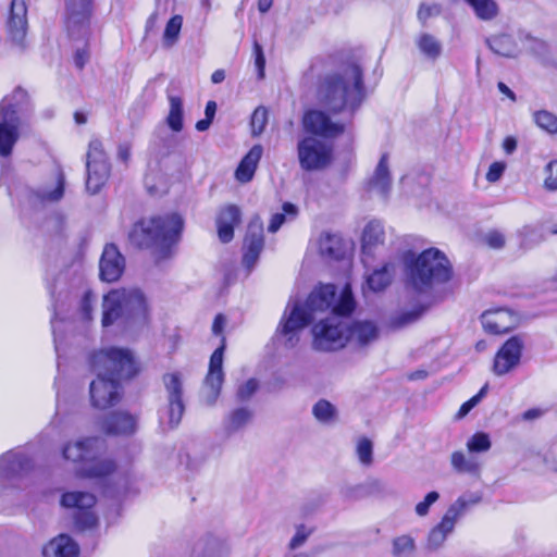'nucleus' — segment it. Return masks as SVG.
I'll return each mask as SVG.
<instances>
[{"label": "nucleus", "instance_id": "nucleus-62", "mask_svg": "<svg viewBox=\"0 0 557 557\" xmlns=\"http://www.w3.org/2000/svg\"><path fill=\"white\" fill-rule=\"evenodd\" d=\"M285 222V214L284 213H275L270 221V224L268 226V231L270 233H275L278 231V228L282 226V224Z\"/></svg>", "mask_w": 557, "mask_h": 557}, {"label": "nucleus", "instance_id": "nucleus-39", "mask_svg": "<svg viewBox=\"0 0 557 557\" xmlns=\"http://www.w3.org/2000/svg\"><path fill=\"white\" fill-rule=\"evenodd\" d=\"M475 15L483 21H491L498 15V5L494 0H465Z\"/></svg>", "mask_w": 557, "mask_h": 557}, {"label": "nucleus", "instance_id": "nucleus-24", "mask_svg": "<svg viewBox=\"0 0 557 557\" xmlns=\"http://www.w3.org/2000/svg\"><path fill=\"white\" fill-rule=\"evenodd\" d=\"M231 545L221 534L207 533L194 545L190 557H230Z\"/></svg>", "mask_w": 557, "mask_h": 557}, {"label": "nucleus", "instance_id": "nucleus-17", "mask_svg": "<svg viewBox=\"0 0 557 557\" xmlns=\"http://www.w3.org/2000/svg\"><path fill=\"white\" fill-rule=\"evenodd\" d=\"M264 247L263 223L259 216L253 218L247 228L244 240L243 265L251 272Z\"/></svg>", "mask_w": 557, "mask_h": 557}, {"label": "nucleus", "instance_id": "nucleus-46", "mask_svg": "<svg viewBox=\"0 0 557 557\" xmlns=\"http://www.w3.org/2000/svg\"><path fill=\"white\" fill-rule=\"evenodd\" d=\"M467 447L471 453L487 451L491 448L490 436L484 432H478L469 438Z\"/></svg>", "mask_w": 557, "mask_h": 557}, {"label": "nucleus", "instance_id": "nucleus-60", "mask_svg": "<svg viewBox=\"0 0 557 557\" xmlns=\"http://www.w3.org/2000/svg\"><path fill=\"white\" fill-rule=\"evenodd\" d=\"M94 295L87 290L81 301V312L84 319L89 320L91 317Z\"/></svg>", "mask_w": 557, "mask_h": 557}, {"label": "nucleus", "instance_id": "nucleus-36", "mask_svg": "<svg viewBox=\"0 0 557 557\" xmlns=\"http://www.w3.org/2000/svg\"><path fill=\"white\" fill-rule=\"evenodd\" d=\"M420 52L430 60H436L442 54V44L433 35L423 33L416 40Z\"/></svg>", "mask_w": 557, "mask_h": 557}, {"label": "nucleus", "instance_id": "nucleus-59", "mask_svg": "<svg viewBox=\"0 0 557 557\" xmlns=\"http://www.w3.org/2000/svg\"><path fill=\"white\" fill-rule=\"evenodd\" d=\"M505 169H506L505 163H503V162H493L490 165L488 171L486 173L487 182H490V183L497 182L502 177Z\"/></svg>", "mask_w": 557, "mask_h": 557}, {"label": "nucleus", "instance_id": "nucleus-63", "mask_svg": "<svg viewBox=\"0 0 557 557\" xmlns=\"http://www.w3.org/2000/svg\"><path fill=\"white\" fill-rule=\"evenodd\" d=\"M479 404L478 397H471L468 401L463 403L457 413L458 418H463L467 416L472 408H474Z\"/></svg>", "mask_w": 557, "mask_h": 557}, {"label": "nucleus", "instance_id": "nucleus-21", "mask_svg": "<svg viewBox=\"0 0 557 557\" xmlns=\"http://www.w3.org/2000/svg\"><path fill=\"white\" fill-rule=\"evenodd\" d=\"M8 32L11 40L21 49L25 48L27 30V7L24 0H12L8 18Z\"/></svg>", "mask_w": 557, "mask_h": 557}, {"label": "nucleus", "instance_id": "nucleus-43", "mask_svg": "<svg viewBox=\"0 0 557 557\" xmlns=\"http://www.w3.org/2000/svg\"><path fill=\"white\" fill-rule=\"evenodd\" d=\"M312 414L319 422L330 424L336 420L337 410L330 401L320 399L312 407Z\"/></svg>", "mask_w": 557, "mask_h": 557}, {"label": "nucleus", "instance_id": "nucleus-18", "mask_svg": "<svg viewBox=\"0 0 557 557\" xmlns=\"http://www.w3.org/2000/svg\"><path fill=\"white\" fill-rule=\"evenodd\" d=\"M302 124L308 133L323 138H334L344 133V125L333 122L322 110L307 111Z\"/></svg>", "mask_w": 557, "mask_h": 557}, {"label": "nucleus", "instance_id": "nucleus-22", "mask_svg": "<svg viewBox=\"0 0 557 557\" xmlns=\"http://www.w3.org/2000/svg\"><path fill=\"white\" fill-rule=\"evenodd\" d=\"M138 417L128 411L117 410L107 414L100 424L108 435L131 436L137 430Z\"/></svg>", "mask_w": 557, "mask_h": 557}, {"label": "nucleus", "instance_id": "nucleus-10", "mask_svg": "<svg viewBox=\"0 0 557 557\" xmlns=\"http://www.w3.org/2000/svg\"><path fill=\"white\" fill-rule=\"evenodd\" d=\"M480 502L481 496L472 494L469 498L460 496L454 504H451L440 523L429 532L426 549L430 552L440 549L444 545L447 536L454 531L457 520L465 513L467 508L471 505H476Z\"/></svg>", "mask_w": 557, "mask_h": 557}, {"label": "nucleus", "instance_id": "nucleus-2", "mask_svg": "<svg viewBox=\"0 0 557 557\" xmlns=\"http://www.w3.org/2000/svg\"><path fill=\"white\" fill-rule=\"evenodd\" d=\"M315 97L327 112L354 114L366 99L363 70L352 60L342 61L319 77Z\"/></svg>", "mask_w": 557, "mask_h": 557}, {"label": "nucleus", "instance_id": "nucleus-27", "mask_svg": "<svg viewBox=\"0 0 557 557\" xmlns=\"http://www.w3.org/2000/svg\"><path fill=\"white\" fill-rule=\"evenodd\" d=\"M255 412L249 407H237L228 412L223 420V428L227 435L235 434L249 425Z\"/></svg>", "mask_w": 557, "mask_h": 557}, {"label": "nucleus", "instance_id": "nucleus-1", "mask_svg": "<svg viewBox=\"0 0 557 557\" xmlns=\"http://www.w3.org/2000/svg\"><path fill=\"white\" fill-rule=\"evenodd\" d=\"M90 368L97 377L90 383L91 405L98 409L115 406L122 396L121 381L131 380L139 372L138 364L127 348L109 347L90 356Z\"/></svg>", "mask_w": 557, "mask_h": 557}, {"label": "nucleus", "instance_id": "nucleus-9", "mask_svg": "<svg viewBox=\"0 0 557 557\" xmlns=\"http://www.w3.org/2000/svg\"><path fill=\"white\" fill-rule=\"evenodd\" d=\"M29 97L25 89L16 87L0 101V156L9 157L20 137L21 114L27 111Z\"/></svg>", "mask_w": 557, "mask_h": 557}, {"label": "nucleus", "instance_id": "nucleus-61", "mask_svg": "<svg viewBox=\"0 0 557 557\" xmlns=\"http://www.w3.org/2000/svg\"><path fill=\"white\" fill-rule=\"evenodd\" d=\"M366 486L369 494H383L386 492V484L379 479H370Z\"/></svg>", "mask_w": 557, "mask_h": 557}, {"label": "nucleus", "instance_id": "nucleus-31", "mask_svg": "<svg viewBox=\"0 0 557 557\" xmlns=\"http://www.w3.org/2000/svg\"><path fill=\"white\" fill-rule=\"evenodd\" d=\"M379 330L376 325L369 321L355 322L348 325V341L356 342L360 346H366L377 338Z\"/></svg>", "mask_w": 557, "mask_h": 557}, {"label": "nucleus", "instance_id": "nucleus-26", "mask_svg": "<svg viewBox=\"0 0 557 557\" xmlns=\"http://www.w3.org/2000/svg\"><path fill=\"white\" fill-rule=\"evenodd\" d=\"M242 221L240 209L236 205H227L218 213L215 223L219 239L226 244L234 238V228Z\"/></svg>", "mask_w": 557, "mask_h": 557}, {"label": "nucleus", "instance_id": "nucleus-29", "mask_svg": "<svg viewBox=\"0 0 557 557\" xmlns=\"http://www.w3.org/2000/svg\"><path fill=\"white\" fill-rule=\"evenodd\" d=\"M319 251L324 258L342 260L346 255V245L339 235L325 233L319 239Z\"/></svg>", "mask_w": 557, "mask_h": 557}, {"label": "nucleus", "instance_id": "nucleus-56", "mask_svg": "<svg viewBox=\"0 0 557 557\" xmlns=\"http://www.w3.org/2000/svg\"><path fill=\"white\" fill-rule=\"evenodd\" d=\"M441 7L438 4L422 3L418 10V18L423 24L432 16L440 15Z\"/></svg>", "mask_w": 557, "mask_h": 557}, {"label": "nucleus", "instance_id": "nucleus-33", "mask_svg": "<svg viewBox=\"0 0 557 557\" xmlns=\"http://www.w3.org/2000/svg\"><path fill=\"white\" fill-rule=\"evenodd\" d=\"M370 188L377 190V193L386 197L391 188V175L387 165V154H383L370 180Z\"/></svg>", "mask_w": 557, "mask_h": 557}, {"label": "nucleus", "instance_id": "nucleus-44", "mask_svg": "<svg viewBox=\"0 0 557 557\" xmlns=\"http://www.w3.org/2000/svg\"><path fill=\"white\" fill-rule=\"evenodd\" d=\"M534 123L548 134H557V115L547 110H539L533 113Z\"/></svg>", "mask_w": 557, "mask_h": 557}, {"label": "nucleus", "instance_id": "nucleus-49", "mask_svg": "<svg viewBox=\"0 0 557 557\" xmlns=\"http://www.w3.org/2000/svg\"><path fill=\"white\" fill-rule=\"evenodd\" d=\"M451 465L459 472H474L476 465L472 460H467L463 453L455 451L451 455Z\"/></svg>", "mask_w": 557, "mask_h": 557}, {"label": "nucleus", "instance_id": "nucleus-57", "mask_svg": "<svg viewBox=\"0 0 557 557\" xmlns=\"http://www.w3.org/2000/svg\"><path fill=\"white\" fill-rule=\"evenodd\" d=\"M74 64L78 70H83L90 59L88 45L85 42L83 47H77L74 53Z\"/></svg>", "mask_w": 557, "mask_h": 557}, {"label": "nucleus", "instance_id": "nucleus-13", "mask_svg": "<svg viewBox=\"0 0 557 557\" xmlns=\"http://www.w3.org/2000/svg\"><path fill=\"white\" fill-rule=\"evenodd\" d=\"M65 25L70 38L87 40L90 35L91 0H65Z\"/></svg>", "mask_w": 557, "mask_h": 557}, {"label": "nucleus", "instance_id": "nucleus-15", "mask_svg": "<svg viewBox=\"0 0 557 557\" xmlns=\"http://www.w3.org/2000/svg\"><path fill=\"white\" fill-rule=\"evenodd\" d=\"M524 349V337L513 335L498 349L494 357L492 371L497 376H503L515 370L521 361Z\"/></svg>", "mask_w": 557, "mask_h": 557}, {"label": "nucleus", "instance_id": "nucleus-25", "mask_svg": "<svg viewBox=\"0 0 557 557\" xmlns=\"http://www.w3.org/2000/svg\"><path fill=\"white\" fill-rule=\"evenodd\" d=\"M481 323L487 333L495 335L507 333L515 326L512 312L503 308L484 311Z\"/></svg>", "mask_w": 557, "mask_h": 557}, {"label": "nucleus", "instance_id": "nucleus-3", "mask_svg": "<svg viewBox=\"0 0 557 557\" xmlns=\"http://www.w3.org/2000/svg\"><path fill=\"white\" fill-rule=\"evenodd\" d=\"M406 288L434 302L433 290L449 282L453 267L446 255L437 248H429L416 255L408 250L403 257Z\"/></svg>", "mask_w": 557, "mask_h": 557}, {"label": "nucleus", "instance_id": "nucleus-16", "mask_svg": "<svg viewBox=\"0 0 557 557\" xmlns=\"http://www.w3.org/2000/svg\"><path fill=\"white\" fill-rule=\"evenodd\" d=\"M162 382L168 394L169 424L171 428H176L185 411L182 374L180 372L165 373Z\"/></svg>", "mask_w": 557, "mask_h": 557}, {"label": "nucleus", "instance_id": "nucleus-51", "mask_svg": "<svg viewBox=\"0 0 557 557\" xmlns=\"http://www.w3.org/2000/svg\"><path fill=\"white\" fill-rule=\"evenodd\" d=\"M311 533H312V529H308L304 524L297 525L296 532L289 542V545H288L289 548L296 549V548L302 546Z\"/></svg>", "mask_w": 557, "mask_h": 557}, {"label": "nucleus", "instance_id": "nucleus-42", "mask_svg": "<svg viewBox=\"0 0 557 557\" xmlns=\"http://www.w3.org/2000/svg\"><path fill=\"white\" fill-rule=\"evenodd\" d=\"M183 25V16L182 15H174L172 16L169 22L165 25V29L163 33L162 42L163 46L166 48L173 47L180 37V33Z\"/></svg>", "mask_w": 557, "mask_h": 557}, {"label": "nucleus", "instance_id": "nucleus-19", "mask_svg": "<svg viewBox=\"0 0 557 557\" xmlns=\"http://www.w3.org/2000/svg\"><path fill=\"white\" fill-rule=\"evenodd\" d=\"M225 349V338H222V344L218 347L210 357L209 371L206 376L205 383L209 388L207 395V404L212 406L216 401L222 384L224 381L223 373V354Z\"/></svg>", "mask_w": 557, "mask_h": 557}, {"label": "nucleus", "instance_id": "nucleus-45", "mask_svg": "<svg viewBox=\"0 0 557 557\" xmlns=\"http://www.w3.org/2000/svg\"><path fill=\"white\" fill-rule=\"evenodd\" d=\"M65 178L62 172L58 174L57 186L52 190L46 188L38 191V197L41 201L57 202L64 195Z\"/></svg>", "mask_w": 557, "mask_h": 557}, {"label": "nucleus", "instance_id": "nucleus-4", "mask_svg": "<svg viewBox=\"0 0 557 557\" xmlns=\"http://www.w3.org/2000/svg\"><path fill=\"white\" fill-rule=\"evenodd\" d=\"M183 227L184 221L176 213L152 216L135 223L128 237L138 248L153 249L157 261H161L173 255V247L178 243Z\"/></svg>", "mask_w": 557, "mask_h": 557}, {"label": "nucleus", "instance_id": "nucleus-14", "mask_svg": "<svg viewBox=\"0 0 557 557\" xmlns=\"http://www.w3.org/2000/svg\"><path fill=\"white\" fill-rule=\"evenodd\" d=\"M33 468V460L23 450H9L0 456V491L15 486Z\"/></svg>", "mask_w": 557, "mask_h": 557}, {"label": "nucleus", "instance_id": "nucleus-50", "mask_svg": "<svg viewBox=\"0 0 557 557\" xmlns=\"http://www.w3.org/2000/svg\"><path fill=\"white\" fill-rule=\"evenodd\" d=\"M373 446L370 440L362 438L357 445V455L362 465L372 463Z\"/></svg>", "mask_w": 557, "mask_h": 557}, {"label": "nucleus", "instance_id": "nucleus-32", "mask_svg": "<svg viewBox=\"0 0 557 557\" xmlns=\"http://www.w3.org/2000/svg\"><path fill=\"white\" fill-rule=\"evenodd\" d=\"M95 504V495L83 491L65 492L60 499V505L63 508L75 509V511H79L83 508H92Z\"/></svg>", "mask_w": 557, "mask_h": 557}, {"label": "nucleus", "instance_id": "nucleus-64", "mask_svg": "<svg viewBox=\"0 0 557 557\" xmlns=\"http://www.w3.org/2000/svg\"><path fill=\"white\" fill-rule=\"evenodd\" d=\"M226 324V319L223 314L219 313L215 318H214V321H213V324H212V333L214 335H221L222 332H223V329Z\"/></svg>", "mask_w": 557, "mask_h": 557}, {"label": "nucleus", "instance_id": "nucleus-53", "mask_svg": "<svg viewBox=\"0 0 557 557\" xmlns=\"http://www.w3.org/2000/svg\"><path fill=\"white\" fill-rule=\"evenodd\" d=\"M440 498V494L435 491H432L426 494L424 499L416 505V513L420 517H424L428 515L430 507L437 502Z\"/></svg>", "mask_w": 557, "mask_h": 557}, {"label": "nucleus", "instance_id": "nucleus-52", "mask_svg": "<svg viewBox=\"0 0 557 557\" xmlns=\"http://www.w3.org/2000/svg\"><path fill=\"white\" fill-rule=\"evenodd\" d=\"M547 176L544 181V187L549 191L557 190V160L550 161L545 166Z\"/></svg>", "mask_w": 557, "mask_h": 557}, {"label": "nucleus", "instance_id": "nucleus-41", "mask_svg": "<svg viewBox=\"0 0 557 557\" xmlns=\"http://www.w3.org/2000/svg\"><path fill=\"white\" fill-rule=\"evenodd\" d=\"M74 527L78 532L94 530L98 525V517L92 508H83L74 513Z\"/></svg>", "mask_w": 557, "mask_h": 557}, {"label": "nucleus", "instance_id": "nucleus-47", "mask_svg": "<svg viewBox=\"0 0 557 557\" xmlns=\"http://www.w3.org/2000/svg\"><path fill=\"white\" fill-rule=\"evenodd\" d=\"M268 123V110L264 107H258L251 115V131L253 136L260 135Z\"/></svg>", "mask_w": 557, "mask_h": 557}, {"label": "nucleus", "instance_id": "nucleus-55", "mask_svg": "<svg viewBox=\"0 0 557 557\" xmlns=\"http://www.w3.org/2000/svg\"><path fill=\"white\" fill-rule=\"evenodd\" d=\"M253 55H255V65L258 72V78H264V69H265V57L263 53L262 46L258 42H253Z\"/></svg>", "mask_w": 557, "mask_h": 557}, {"label": "nucleus", "instance_id": "nucleus-11", "mask_svg": "<svg viewBox=\"0 0 557 557\" xmlns=\"http://www.w3.org/2000/svg\"><path fill=\"white\" fill-rule=\"evenodd\" d=\"M297 154L304 171H321L332 162L333 146L314 136H307L298 141Z\"/></svg>", "mask_w": 557, "mask_h": 557}, {"label": "nucleus", "instance_id": "nucleus-30", "mask_svg": "<svg viewBox=\"0 0 557 557\" xmlns=\"http://www.w3.org/2000/svg\"><path fill=\"white\" fill-rule=\"evenodd\" d=\"M488 48L504 58H516L519 54L518 44L509 34H499L486 38Z\"/></svg>", "mask_w": 557, "mask_h": 557}, {"label": "nucleus", "instance_id": "nucleus-12", "mask_svg": "<svg viewBox=\"0 0 557 557\" xmlns=\"http://www.w3.org/2000/svg\"><path fill=\"white\" fill-rule=\"evenodd\" d=\"M87 178L86 189L95 195L100 191L110 176L111 166L99 139L89 143L87 151Z\"/></svg>", "mask_w": 557, "mask_h": 557}, {"label": "nucleus", "instance_id": "nucleus-7", "mask_svg": "<svg viewBox=\"0 0 557 557\" xmlns=\"http://www.w3.org/2000/svg\"><path fill=\"white\" fill-rule=\"evenodd\" d=\"M355 309V300L350 286L347 284L337 302L332 308L333 317H329L312 327V346L319 351H333L343 348L348 342V324L341 317L349 315Z\"/></svg>", "mask_w": 557, "mask_h": 557}, {"label": "nucleus", "instance_id": "nucleus-37", "mask_svg": "<svg viewBox=\"0 0 557 557\" xmlns=\"http://www.w3.org/2000/svg\"><path fill=\"white\" fill-rule=\"evenodd\" d=\"M170 110L166 116L168 126L175 133L183 129V100L178 96H169Z\"/></svg>", "mask_w": 557, "mask_h": 557}, {"label": "nucleus", "instance_id": "nucleus-58", "mask_svg": "<svg viewBox=\"0 0 557 557\" xmlns=\"http://www.w3.org/2000/svg\"><path fill=\"white\" fill-rule=\"evenodd\" d=\"M485 243L493 249H502L505 246L506 239L499 231H491L484 237Z\"/></svg>", "mask_w": 557, "mask_h": 557}, {"label": "nucleus", "instance_id": "nucleus-8", "mask_svg": "<svg viewBox=\"0 0 557 557\" xmlns=\"http://www.w3.org/2000/svg\"><path fill=\"white\" fill-rule=\"evenodd\" d=\"M107 449L106 441L101 437H86L69 442L62 449L64 459L79 463L78 472L82 476L97 479L104 478L115 471V462L103 457Z\"/></svg>", "mask_w": 557, "mask_h": 557}, {"label": "nucleus", "instance_id": "nucleus-54", "mask_svg": "<svg viewBox=\"0 0 557 557\" xmlns=\"http://www.w3.org/2000/svg\"><path fill=\"white\" fill-rule=\"evenodd\" d=\"M521 40L530 42V49L537 55H544L548 52V45L546 41L535 38L530 34H525L521 37Z\"/></svg>", "mask_w": 557, "mask_h": 557}, {"label": "nucleus", "instance_id": "nucleus-34", "mask_svg": "<svg viewBox=\"0 0 557 557\" xmlns=\"http://www.w3.org/2000/svg\"><path fill=\"white\" fill-rule=\"evenodd\" d=\"M433 305L432 300H424L418 307L410 311H405L395 314L389 320V325L393 329H401L418 321L421 315Z\"/></svg>", "mask_w": 557, "mask_h": 557}, {"label": "nucleus", "instance_id": "nucleus-40", "mask_svg": "<svg viewBox=\"0 0 557 557\" xmlns=\"http://www.w3.org/2000/svg\"><path fill=\"white\" fill-rule=\"evenodd\" d=\"M416 552V541L408 534L399 535L392 541L394 557H411Z\"/></svg>", "mask_w": 557, "mask_h": 557}, {"label": "nucleus", "instance_id": "nucleus-48", "mask_svg": "<svg viewBox=\"0 0 557 557\" xmlns=\"http://www.w3.org/2000/svg\"><path fill=\"white\" fill-rule=\"evenodd\" d=\"M259 388V382L257 379H249L245 383L240 384L236 392V398L238 401L249 400Z\"/></svg>", "mask_w": 557, "mask_h": 557}, {"label": "nucleus", "instance_id": "nucleus-38", "mask_svg": "<svg viewBox=\"0 0 557 557\" xmlns=\"http://www.w3.org/2000/svg\"><path fill=\"white\" fill-rule=\"evenodd\" d=\"M393 265L384 264L381 269L374 270L367 278L368 286L373 292H381L392 282Z\"/></svg>", "mask_w": 557, "mask_h": 557}, {"label": "nucleus", "instance_id": "nucleus-5", "mask_svg": "<svg viewBox=\"0 0 557 557\" xmlns=\"http://www.w3.org/2000/svg\"><path fill=\"white\" fill-rule=\"evenodd\" d=\"M335 296V285L325 284L310 293L304 307L297 301H289L276 330V335L283 339V344L288 348L295 347L299 341V332L311 323L313 313L330 309Z\"/></svg>", "mask_w": 557, "mask_h": 557}, {"label": "nucleus", "instance_id": "nucleus-28", "mask_svg": "<svg viewBox=\"0 0 557 557\" xmlns=\"http://www.w3.org/2000/svg\"><path fill=\"white\" fill-rule=\"evenodd\" d=\"M262 146L255 145L242 159L235 171V177L238 182L248 183L252 180L257 165L262 157Z\"/></svg>", "mask_w": 557, "mask_h": 557}, {"label": "nucleus", "instance_id": "nucleus-6", "mask_svg": "<svg viewBox=\"0 0 557 557\" xmlns=\"http://www.w3.org/2000/svg\"><path fill=\"white\" fill-rule=\"evenodd\" d=\"M148 319L145 295L137 288L113 289L103 296L102 326L117 324L124 330L144 325Z\"/></svg>", "mask_w": 557, "mask_h": 557}, {"label": "nucleus", "instance_id": "nucleus-23", "mask_svg": "<svg viewBox=\"0 0 557 557\" xmlns=\"http://www.w3.org/2000/svg\"><path fill=\"white\" fill-rule=\"evenodd\" d=\"M385 244L384 225L379 220L369 221L361 235V252L362 262L368 265L370 259L374 257L376 251Z\"/></svg>", "mask_w": 557, "mask_h": 557}, {"label": "nucleus", "instance_id": "nucleus-35", "mask_svg": "<svg viewBox=\"0 0 557 557\" xmlns=\"http://www.w3.org/2000/svg\"><path fill=\"white\" fill-rule=\"evenodd\" d=\"M48 549H50L55 557H78L79 554L78 544L66 534H61L53 539Z\"/></svg>", "mask_w": 557, "mask_h": 557}, {"label": "nucleus", "instance_id": "nucleus-20", "mask_svg": "<svg viewBox=\"0 0 557 557\" xmlns=\"http://www.w3.org/2000/svg\"><path fill=\"white\" fill-rule=\"evenodd\" d=\"M101 281L116 282L125 270V258L114 244H107L99 261Z\"/></svg>", "mask_w": 557, "mask_h": 557}]
</instances>
